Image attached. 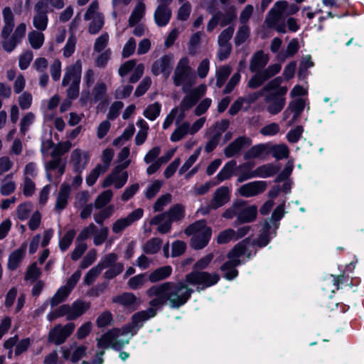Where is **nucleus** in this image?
<instances>
[{
    "label": "nucleus",
    "instance_id": "obj_22",
    "mask_svg": "<svg viewBox=\"0 0 364 364\" xmlns=\"http://www.w3.org/2000/svg\"><path fill=\"white\" fill-rule=\"evenodd\" d=\"M71 193V186L67 183H62L56 196L54 210L60 214L62 210L66 208L68 204V199Z\"/></svg>",
    "mask_w": 364,
    "mask_h": 364
},
{
    "label": "nucleus",
    "instance_id": "obj_27",
    "mask_svg": "<svg viewBox=\"0 0 364 364\" xmlns=\"http://www.w3.org/2000/svg\"><path fill=\"white\" fill-rule=\"evenodd\" d=\"M277 228V224L275 223L274 227H272L267 220H265L257 241V245L259 247L266 246L269 243L270 239L276 235V230Z\"/></svg>",
    "mask_w": 364,
    "mask_h": 364
},
{
    "label": "nucleus",
    "instance_id": "obj_32",
    "mask_svg": "<svg viewBox=\"0 0 364 364\" xmlns=\"http://www.w3.org/2000/svg\"><path fill=\"white\" fill-rule=\"evenodd\" d=\"M268 63V58L263 53L262 51H257L252 57L250 70L251 72L259 71L265 67Z\"/></svg>",
    "mask_w": 364,
    "mask_h": 364
},
{
    "label": "nucleus",
    "instance_id": "obj_17",
    "mask_svg": "<svg viewBox=\"0 0 364 364\" xmlns=\"http://www.w3.org/2000/svg\"><path fill=\"white\" fill-rule=\"evenodd\" d=\"M144 210L137 208L131 212L127 217L121 218L117 220L112 226V230L115 234L121 233L127 228L129 227L132 223L139 220L143 217Z\"/></svg>",
    "mask_w": 364,
    "mask_h": 364
},
{
    "label": "nucleus",
    "instance_id": "obj_51",
    "mask_svg": "<svg viewBox=\"0 0 364 364\" xmlns=\"http://www.w3.org/2000/svg\"><path fill=\"white\" fill-rule=\"evenodd\" d=\"M216 14H220V26L225 27L230 24L237 17L236 11L234 8H230L225 13L218 11Z\"/></svg>",
    "mask_w": 364,
    "mask_h": 364
},
{
    "label": "nucleus",
    "instance_id": "obj_46",
    "mask_svg": "<svg viewBox=\"0 0 364 364\" xmlns=\"http://www.w3.org/2000/svg\"><path fill=\"white\" fill-rule=\"evenodd\" d=\"M277 171V169L274 166L268 164L257 167L254 170V173H255V177L268 178L274 175Z\"/></svg>",
    "mask_w": 364,
    "mask_h": 364
},
{
    "label": "nucleus",
    "instance_id": "obj_54",
    "mask_svg": "<svg viewBox=\"0 0 364 364\" xmlns=\"http://www.w3.org/2000/svg\"><path fill=\"white\" fill-rule=\"evenodd\" d=\"M187 93L188 94L181 100L178 107H177L178 111H188L198 101L190 92H188Z\"/></svg>",
    "mask_w": 364,
    "mask_h": 364
},
{
    "label": "nucleus",
    "instance_id": "obj_61",
    "mask_svg": "<svg viewBox=\"0 0 364 364\" xmlns=\"http://www.w3.org/2000/svg\"><path fill=\"white\" fill-rule=\"evenodd\" d=\"M266 151V146L264 144H257L252 146L245 154V159H255L261 156Z\"/></svg>",
    "mask_w": 364,
    "mask_h": 364
},
{
    "label": "nucleus",
    "instance_id": "obj_18",
    "mask_svg": "<svg viewBox=\"0 0 364 364\" xmlns=\"http://www.w3.org/2000/svg\"><path fill=\"white\" fill-rule=\"evenodd\" d=\"M81 75L82 62L80 60H77L75 63L65 68L62 80V86L66 87L70 83L80 82Z\"/></svg>",
    "mask_w": 364,
    "mask_h": 364
},
{
    "label": "nucleus",
    "instance_id": "obj_10",
    "mask_svg": "<svg viewBox=\"0 0 364 364\" xmlns=\"http://www.w3.org/2000/svg\"><path fill=\"white\" fill-rule=\"evenodd\" d=\"M156 307L151 306L146 310L139 311L132 316V321L129 323L123 326L125 331L128 332L131 336L136 334L137 331L144 325V323L149 318H153L156 314Z\"/></svg>",
    "mask_w": 364,
    "mask_h": 364
},
{
    "label": "nucleus",
    "instance_id": "obj_4",
    "mask_svg": "<svg viewBox=\"0 0 364 364\" xmlns=\"http://www.w3.org/2000/svg\"><path fill=\"white\" fill-rule=\"evenodd\" d=\"M279 79V83L275 88L267 90L264 95V102L266 105L267 111L272 115L279 113L285 106V95L287 92L286 86H281L282 78L281 77H275Z\"/></svg>",
    "mask_w": 364,
    "mask_h": 364
},
{
    "label": "nucleus",
    "instance_id": "obj_39",
    "mask_svg": "<svg viewBox=\"0 0 364 364\" xmlns=\"http://www.w3.org/2000/svg\"><path fill=\"white\" fill-rule=\"evenodd\" d=\"M16 183L13 181V173L7 174L0 183V193L2 196H9L16 190Z\"/></svg>",
    "mask_w": 364,
    "mask_h": 364
},
{
    "label": "nucleus",
    "instance_id": "obj_34",
    "mask_svg": "<svg viewBox=\"0 0 364 364\" xmlns=\"http://www.w3.org/2000/svg\"><path fill=\"white\" fill-rule=\"evenodd\" d=\"M61 159L56 157L53 158L52 160L45 164V169L46 171V177L49 181H52L51 171L55 169L58 170L59 176H61L65 172V165H61Z\"/></svg>",
    "mask_w": 364,
    "mask_h": 364
},
{
    "label": "nucleus",
    "instance_id": "obj_28",
    "mask_svg": "<svg viewBox=\"0 0 364 364\" xmlns=\"http://www.w3.org/2000/svg\"><path fill=\"white\" fill-rule=\"evenodd\" d=\"M241 205L239 212L238 221L240 223H247L254 221L257 215V208L255 205L247 206L244 201L240 200Z\"/></svg>",
    "mask_w": 364,
    "mask_h": 364
},
{
    "label": "nucleus",
    "instance_id": "obj_14",
    "mask_svg": "<svg viewBox=\"0 0 364 364\" xmlns=\"http://www.w3.org/2000/svg\"><path fill=\"white\" fill-rule=\"evenodd\" d=\"M173 55L166 54L154 62L151 73L156 76L162 75L165 78H168L173 69Z\"/></svg>",
    "mask_w": 364,
    "mask_h": 364
},
{
    "label": "nucleus",
    "instance_id": "obj_44",
    "mask_svg": "<svg viewBox=\"0 0 364 364\" xmlns=\"http://www.w3.org/2000/svg\"><path fill=\"white\" fill-rule=\"evenodd\" d=\"M232 72V68L230 65H223L216 71V86L220 88L225 82Z\"/></svg>",
    "mask_w": 364,
    "mask_h": 364
},
{
    "label": "nucleus",
    "instance_id": "obj_25",
    "mask_svg": "<svg viewBox=\"0 0 364 364\" xmlns=\"http://www.w3.org/2000/svg\"><path fill=\"white\" fill-rule=\"evenodd\" d=\"M4 26L1 36L2 41H6L11 37V33L14 27V16L10 7H5L2 11Z\"/></svg>",
    "mask_w": 364,
    "mask_h": 364
},
{
    "label": "nucleus",
    "instance_id": "obj_45",
    "mask_svg": "<svg viewBox=\"0 0 364 364\" xmlns=\"http://www.w3.org/2000/svg\"><path fill=\"white\" fill-rule=\"evenodd\" d=\"M162 245V240L158 237L149 240L143 246V251L146 254L154 255L159 251Z\"/></svg>",
    "mask_w": 364,
    "mask_h": 364
},
{
    "label": "nucleus",
    "instance_id": "obj_21",
    "mask_svg": "<svg viewBox=\"0 0 364 364\" xmlns=\"http://www.w3.org/2000/svg\"><path fill=\"white\" fill-rule=\"evenodd\" d=\"M267 188V183L262 181H256L242 185L238 189L240 195L249 198L263 193Z\"/></svg>",
    "mask_w": 364,
    "mask_h": 364
},
{
    "label": "nucleus",
    "instance_id": "obj_59",
    "mask_svg": "<svg viewBox=\"0 0 364 364\" xmlns=\"http://www.w3.org/2000/svg\"><path fill=\"white\" fill-rule=\"evenodd\" d=\"M35 120V114L33 112H27L21 119L20 122V132L21 134H25L28 130L30 126Z\"/></svg>",
    "mask_w": 364,
    "mask_h": 364
},
{
    "label": "nucleus",
    "instance_id": "obj_23",
    "mask_svg": "<svg viewBox=\"0 0 364 364\" xmlns=\"http://www.w3.org/2000/svg\"><path fill=\"white\" fill-rule=\"evenodd\" d=\"M251 143L250 138L239 136L224 149V154L227 158L232 157L239 154L242 148L249 146Z\"/></svg>",
    "mask_w": 364,
    "mask_h": 364
},
{
    "label": "nucleus",
    "instance_id": "obj_33",
    "mask_svg": "<svg viewBox=\"0 0 364 364\" xmlns=\"http://www.w3.org/2000/svg\"><path fill=\"white\" fill-rule=\"evenodd\" d=\"M171 274L172 267L171 266H163L151 272L149 275V280L155 283L168 278Z\"/></svg>",
    "mask_w": 364,
    "mask_h": 364
},
{
    "label": "nucleus",
    "instance_id": "obj_11",
    "mask_svg": "<svg viewBox=\"0 0 364 364\" xmlns=\"http://www.w3.org/2000/svg\"><path fill=\"white\" fill-rule=\"evenodd\" d=\"M107 93V84L103 81H97L93 86L91 92L83 91L80 98L82 105L87 103L95 104L106 99Z\"/></svg>",
    "mask_w": 364,
    "mask_h": 364
},
{
    "label": "nucleus",
    "instance_id": "obj_6",
    "mask_svg": "<svg viewBox=\"0 0 364 364\" xmlns=\"http://www.w3.org/2000/svg\"><path fill=\"white\" fill-rule=\"evenodd\" d=\"M128 334L124 326L110 329L100 337L97 338V346L101 349L112 348L119 350L129 342V339L124 340L119 337Z\"/></svg>",
    "mask_w": 364,
    "mask_h": 364
},
{
    "label": "nucleus",
    "instance_id": "obj_48",
    "mask_svg": "<svg viewBox=\"0 0 364 364\" xmlns=\"http://www.w3.org/2000/svg\"><path fill=\"white\" fill-rule=\"evenodd\" d=\"M250 33V28L248 25H240L234 38L235 45L239 46L243 44L249 38Z\"/></svg>",
    "mask_w": 364,
    "mask_h": 364
},
{
    "label": "nucleus",
    "instance_id": "obj_16",
    "mask_svg": "<svg viewBox=\"0 0 364 364\" xmlns=\"http://www.w3.org/2000/svg\"><path fill=\"white\" fill-rule=\"evenodd\" d=\"M89 161L90 154L87 151L77 148L70 154V163L76 173H81L86 168Z\"/></svg>",
    "mask_w": 364,
    "mask_h": 364
},
{
    "label": "nucleus",
    "instance_id": "obj_64",
    "mask_svg": "<svg viewBox=\"0 0 364 364\" xmlns=\"http://www.w3.org/2000/svg\"><path fill=\"white\" fill-rule=\"evenodd\" d=\"M20 94L21 95L18 97L19 107L23 110L29 109L32 105V95L28 92H23Z\"/></svg>",
    "mask_w": 364,
    "mask_h": 364
},
{
    "label": "nucleus",
    "instance_id": "obj_49",
    "mask_svg": "<svg viewBox=\"0 0 364 364\" xmlns=\"http://www.w3.org/2000/svg\"><path fill=\"white\" fill-rule=\"evenodd\" d=\"M250 166L247 163L242 164L238 166V170L241 171L240 173L237 182L242 183L245 181L256 178L254 171L250 170Z\"/></svg>",
    "mask_w": 364,
    "mask_h": 364
},
{
    "label": "nucleus",
    "instance_id": "obj_55",
    "mask_svg": "<svg viewBox=\"0 0 364 364\" xmlns=\"http://www.w3.org/2000/svg\"><path fill=\"white\" fill-rule=\"evenodd\" d=\"M41 275V270L39 267H37V263L33 262L31 265L28 266L26 274H25V280L30 281L31 282H34L38 278H39Z\"/></svg>",
    "mask_w": 364,
    "mask_h": 364
},
{
    "label": "nucleus",
    "instance_id": "obj_57",
    "mask_svg": "<svg viewBox=\"0 0 364 364\" xmlns=\"http://www.w3.org/2000/svg\"><path fill=\"white\" fill-rule=\"evenodd\" d=\"M77 38L74 34H71L63 48V55L65 58L70 57L75 50Z\"/></svg>",
    "mask_w": 364,
    "mask_h": 364
},
{
    "label": "nucleus",
    "instance_id": "obj_9",
    "mask_svg": "<svg viewBox=\"0 0 364 364\" xmlns=\"http://www.w3.org/2000/svg\"><path fill=\"white\" fill-rule=\"evenodd\" d=\"M130 164V161H124L122 165L117 166L110 174H109L102 181V187L107 188L112 184L114 188L119 189L122 188L128 180V173L123 171Z\"/></svg>",
    "mask_w": 364,
    "mask_h": 364
},
{
    "label": "nucleus",
    "instance_id": "obj_38",
    "mask_svg": "<svg viewBox=\"0 0 364 364\" xmlns=\"http://www.w3.org/2000/svg\"><path fill=\"white\" fill-rule=\"evenodd\" d=\"M28 41L33 49L38 50L44 43L45 36L43 33V31L33 30L28 33Z\"/></svg>",
    "mask_w": 364,
    "mask_h": 364
},
{
    "label": "nucleus",
    "instance_id": "obj_26",
    "mask_svg": "<svg viewBox=\"0 0 364 364\" xmlns=\"http://www.w3.org/2000/svg\"><path fill=\"white\" fill-rule=\"evenodd\" d=\"M172 223V220L166 212L158 214L149 221L151 225H158L157 231L161 234L169 232L171 229Z\"/></svg>",
    "mask_w": 364,
    "mask_h": 364
},
{
    "label": "nucleus",
    "instance_id": "obj_5",
    "mask_svg": "<svg viewBox=\"0 0 364 364\" xmlns=\"http://www.w3.org/2000/svg\"><path fill=\"white\" fill-rule=\"evenodd\" d=\"M185 234L192 235L191 245L193 249L200 250L205 247L212 235V230L206 225L205 220H199L185 229Z\"/></svg>",
    "mask_w": 364,
    "mask_h": 364
},
{
    "label": "nucleus",
    "instance_id": "obj_52",
    "mask_svg": "<svg viewBox=\"0 0 364 364\" xmlns=\"http://www.w3.org/2000/svg\"><path fill=\"white\" fill-rule=\"evenodd\" d=\"M69 294L70 292L66 289V288L63 287L59 288L55 294L53 296V297L50 299L49 302L51 307H54L62 303Z\"/></svg>",
    "mask_w": 364,
    "mask_h": 364
},
{
    "label": "nucleus",
    "instance_id": "obj_53",
    "mask_svg": "<svg viewBox=\"0 0 364 364\" xmlns=\"http://www.w3.org/2000/svg\"><path fill=\"white\" fill-rule=\"evenodd\" d=\"M76 235L74 229L68 230L59 241V247L62 252L67 250L73 242Z\"/></svg>",
    "mask_w": 364,
    "mask_h": 364
},
{
    "label": "nucleus",
    "instance_id": "obj_20",
    "mask_svg": "<svg viewBox=\"0 0 364 364\" xmlns=\"http://www.w3.org/2000/svg\"><path fill=\"white\" fill-rule=\"evenodd\" d=\"M53 147V149L50 154L52 158L61 159V156L67 153L72 147V143L70 141H65L63 142H59L56 145L51 140H47L43 143L41 148V152L44 154L46 152Z\"/></svg>",
    "mask_w": 364,
    "mask_h": 364
},
{
    "label": "nucleus",
    "instance_id": "obj_58",
    "mask_svg": "<svg viewBox=\"0 0 364 364\" xmlns=\"http://www.w3.org/2000/svg\"><path fill=\"white\" fill-rule=\"evenodd\" d=\"M92 21L89 26L88 31L90 34L97 33L103 27L104 16L102 14H97L96 17L91 19Z\"/></svg>",
    "mask_w": 364,
    "mask_h": 364
},
{
    "label": "nucleus",
    "instance_id": "obj_50",
    "mask_svg": "<svg viewBox=\"0 0 364 364\" xmlns=\"http://www.w3.org/2000/svg\"><path fill=\"white\" fill-rule=\"evenodd\" d=\"M106 171V167H102V164H97L87 176L86 183L89 186H92L97 181L99 176Z\"/></svg>",
    "mask_w": 364,
    "mask_h": 364
},
{
    "label": "nucleus",
    "instance_id": "obj_24",
    "mask_svg": "<svg viewBox=\"0 0 364 364\" xmlns=\"http://www.w3.org/2000/svg\"><path fill=\"white\" fill-rule=\"evenodd\" d=\"M66 307V319L72 321L82 316L90 307L89 304L82 300H77L71 305L65 304Z\"/></svg>",
    "mask_w": 364,
    "mask_h": 364
},
{
    "label": "nucleus",
    "instance_id": "obj_29",
    "mask_svg": "<svg viewBox=\"0 0 364 364\" xmlns=\"http://www.w3.org/2000/svg\"><path fill=\"white\" fill-rule=\"evenodd\" d=\"M154 17L157 26H165L171 19V11L167 5L159 4L154 11Z\"/></svg>",
    "mask_w": 364,
    "mask_h": 364
},
{
    "label": "nucleus",
    "instance_id": "obj_42",
    "mask_svg": "<svg viewBox=\"0 0 364 364\" xmlns=\"http://www.w3.org/2000/svg\"><path fill=\"white\" fill-rule=\"evenodd\" d=\"M113 197V192L112 190H106L97 196L95 202L94 208L95 209H101L107 206L108 203L111 201Z\"/></svg>",
    "mask_w": 364,
    "mask_h": 364
},
{
    "label": "nucleus",
    "instance_id": "obj_7",
    "mask_svg": "<svg viewBox=\"0 0 364 364\" xmlns=\"http://www.w3.org/2000/svg\"><path fill=\"white\" fill-rule=\"evenodd\" d=\"M285 6L286 1H278L269 11L265 18V23L268 28H274L279 33H286L285 24L280 23L284 15Z\"/></svg>",
    "mask_w": 364,
    "mask_h": 364
},
{
    "label": "nucleus",
    "instance_id": "obj_60",
    "mask_svg": "<svg viewBox=\"0 0 364 364\" xmlns=\"http://www.w3.org/2000/svg\"><path fill=\"white\" fill-rule=\"evenodd\" d=\"M146 274H139L131 277L127 282V285L132 289H137L142 287L146 284Z\"/></svg>",
    "mask_w": 364,
    "mask_h": 364
},
{
    "label": "nucleus",
    "instance_id": "obj_36",
    "mask_svg": "<svg viewBox=\"0 0 364 364\" xmlns=\"http://www.w3.org/2000/svg\"><path fill=\"white\" fill-rule=\"evenodd\" d=\"M145 13V4L144 2H138L129 18V26L132 27L139 22L144 18Z\"/></svg>",
    "mask_w": 364,
    "mask_h": 364
},
{
    "label": "nucleus",
    "instance_id": "obj_2",
    "mask_svg": "<svg viewBox=\"0 0 364 364\" xmlns=\"http://www.w3.org/2000/svg\"><path fill=\"white\" fill-rule=\"evenodd\" d=\"M175 86H181L184 93L189 92L196 84V77L193 69L189 65V59L183 57L178 62L172 77Z\"/></svg>",
    "mask_w": 364,
    "mask_h": 364
},
{
    "label": "nucleus",
    "instance_id": "obj_47",
    "mask_svg": "<svg viewBox=\"0 0 364 364\" xmlns=\"http://www.w3.org/2000/svg\"><path fill=\"white\" fill-rule=\"evenodd\" d=\"M172 222L178 221L185 217V207L181 204H176L166 211Z\"/></svg>",
    "mask_w": 364,
    "mask_h": 364
},
{
    "label": "nucleus",
    "instance_id": "obj_41",
    "mask_svg": "<svg viewBox=\"0 0 364 364\" xmlns=\"http://www.w3.org/2000/svg\"><path fill=\"white\" fill-rule=\"evenodd\" d=\"M97 213L93 216L95 221L99 225H103L105 220L110 218L115 211L114 205H109L105 208L99 209Z\"/></svg>",
    "mask_w": 364,
    "mask_h": 364
},
{
    "label": "nucleus",
    "instance_id": "obj_56",
    "mask_svg": "<svg viewBox=\"0 0 364 364\" xmlns=\"http://www.w3.org/2000/svg\"><path fill=\"white\" fill-rule=\"evenodd\" d=\"M305 107L304 101L302 99H296L291 102L289 107L294 112L293 118L289 124H292L296 118L300 115Z\"/></svg>",
    "mask_w": 364,
    "mask_h": 364
},
{
    "label": "nucleus",
    "instance_id": "obj_31",
    "mask_svg": "<svg viewBox=\"0 0 364 364\" xmlns=\"http://www.w3.org/2000/svg\"><path fill=\"white\" fill-rule=\"evenodd\" d=\"M26 248L27 244L24 242L18 249L14 250L9 255L7 264L9 269L15 270L18 267L25 256Z\"/></svg>",
    "mask_w": 364,
    "mask_h": 364
},
{
    "label": "nucleus",
    "instance_id": "obj_8",
    "mask_svg": "<svg viewBox=\"0 0 364 364\" xmlns=\"http://www.w3.org/2000/svg\"><path fill=\"white\" fill-rule=\"evenodd\" d=\"M117 254L112 252L103 256L97 264L102 270L107 269L104 273L105 279H112L122 272L124 264L122 262H117Z\"/></svg>",
    "mask_w": 364,
    "mask_h": 364
},
{
    "label": "nucleus",
    "instance_id": "obj_3",
    "mask_svg": "<svg viewBox=\"0 0 364 364\" xmlns=\"http://www.w3.org/2000/svg\"><path fill=\"white\" fill-rule=\"evenodd\" d=\"M248 244H250L249 238L243 240L237 243L228 254V261L220 267V270L224 273V277L227 279H233L238 275V272L235 267L241 263L240 258L246 255Z\"/></svg>",
    "mask_w": 364,
    "mask_h": 364
},
{
    "label": "nucleus",
    "instance_id": "obj_30",
    "mask_svg": "<svg viewBox=\"0 0 364 364\" xmlns=\"http://www.w3.org/2000/svg\"><path fill=\"white\" fill-rule=\"evenodd\" d=\"M279 83V79H273L271 81H269L266 85H264L261 90L248 94L246 96L241 97L245 103L250 105V104L256 102L259 97L264 96L267 90H269L277 87Z\"/></svg>",
    "mask_w": 364,
    "mask_h": 364
},
{
    "label": "nucleus",
    "instance_id": "obj_12",
    "mask_svg": "<svg viewBox=\"0 0 364 364\" xmlns=\"http://www.w3.org/2000/svg\"><path fill=\"white\" fill-rule=\"evenodd\" d=\"M230 199V190L227 186H220L214 193L213 199L206 207L202 208L200 212L205 215L208 213L210 210H215L223 206Z\"/></svg>",
    "mask_w": 364,
    "mask_h": 364
},
{
    "label": "nucleus",
    "instance_id": "obj_40",
    "mask_svg": "<svg viewBox=\"0 0 364 364\" xmlns=\"http://www.w3.org/2000/svg\"><path fill=\"white\" fill-rule=\"evenodd\" d=\"M136 297L132 293H124L112 299L114 303L119 304L127 308H135Z\"/></svg>",
    "mask_w": 364,
    "mask_h": 364
},
{
    "label": "nucleus",
    "instance_id": "obj_13",
    "mask_svg": "<svg viewBox=\"0 0 364 364\" xmlns=\"http://www.w3.org/2000/svg\"><path fill=\"white\" fill-rule=\"evenodd\" d=\"M49 11L46 9L44 1H37L33 6V26L36 30L44 31L46 30L48 24Z\"/></svg>",
    "mask_w": 364,
    "mask_h": 364
},
{
    "label": "nucleus",
    "instance_id": "obj_37",
    "mask_svg": "<svg viewBox=\"0 0 364 364\" xmlns=\"http://www.w3.org/2000/svg\"><path fill=\"white\" fill-rule=\"evenodd\" d=\"M190 123L183 122L178 124L176 128L171 134L170 140L172 142H177L183 139L188 134H190Z\"/></svg>",
    "mask_w": 364,
    "mask_h": 364
},
{
    "label": "nucleus",
    "instance_id": "obj_15",
    "mask_svg": "<svg viewBox=\"0 0 364 364\" xmlns=\"http://www.w3.org/2000/svg\"><path fill=\"white\" fill-rule=\"evenodd\" d=\"M75 328L73 323H68L65 326L57 325L50 330L48 335V340L56 345L63 343L68 337H69Z\"/></svg>",
    "mask_w": 364,
    "mask_h": 364
},
{
    "label": "nucleus",
    "instance_id": "obj_35",
    "mask_svg": "<svg viewBox=\"0 0 364 364\" xmlns=\"http://www.w3.org/2000/svg\"><path fill=\"white\" fill-rule=\"evenodd\" d=\"M237 163L235 160L227 162L216 176L218 183L230 178L236 169Z\"/></svg>",
    "mask_w": 364,
    "mask_h": 364
},
{
    "label": "nucleus",
    "instance_id": "obj_43",
    "mask_svg": "<svg viewBox=\"0 0 364 364\" xmlns=\"http://www.w3.org/2000/svg\"><path fill=\"white\" fill-rule=\"evenodd\" d=\"M161 105L159 102L149 105L143 112V115L149 120H155L161 113Z\"/></svg>",
    "mask_w": 364,
    "mask_h": 364
},
{
    "label": "nucleus",
    "instance_id": "obj_62",
    "mask_svg": "<svg viewBox=\"0 0 364 364\" xmlns=\"http://www.w3.org/2000/svg\"><path fill=\"white\" fill-rule=\"evenodd\" d=\"M235 28L233 26H229L225 28L218 37V44L231 45L230 43L232 38Z\"/></svg>",
    "mask_w": 364,
    "mask_h": 364
},
{
    "label": "nucleus",
    "instance_id": "obj_63",
    "mask_svg": "<svg viewBox=\"0 0 364 364\" xmlns=\"http://www.w3.org/2000/svg\"><path fill=\"white\" fill-rule=\"evenodd\" d=\"M33 58V53L31 50H27L20 55L18 58V66L21 70L27 69Z\"/></svg>",
    "mask_w": 364,
    "mask_h": 364
},
{
    "label": "nucleus",
    "instance_id": "obj_19",
    "mask_svg": "<svg viewBox=\"0 0 364 364\" xmlns=\"http://www.w3.org/2000/svg\"><path fill=\"white\" fill-rule=\"evenodd\" d=\"M26 31V25L25 23H19L14 30L9 39L2 41V47L8 53L12 52L16 46L21 43L25 36Z\"/></svg>",
    "mask_w": 364,
    "mask_h": 364
},
{
    "label": "nucleus",
    "instance_id": "obj_1",
    "mask_svg": "<svg viewBox=\"0 0 364 364\" xmlns=\"http://www.w3.org/2000/svg\"><path fill=\"white\" fill-rule=\"evenodd\" d=\"M219 279L220 277L216 273L192 271L185 276L183 281L167 282L147 289V296L154 297L149 304L151 306L159 308L168 302L171 308L178 309L188 301L194 292L189 285L196 287V290L200 291L215 284Z\"/></svg>",
    "mask_w": 364,
    "mask_h": 364
}]
</instances>
